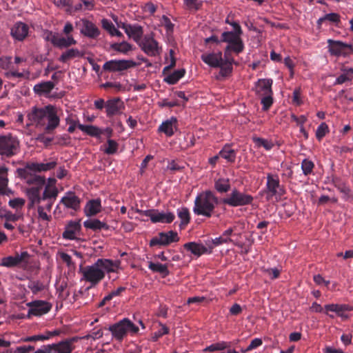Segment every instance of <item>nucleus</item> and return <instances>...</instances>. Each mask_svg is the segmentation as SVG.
Instances as JSON below:
<instances>
[{"mask_svg": "<svg viewBox=\"0 0 353 353\" xmlns=\"http://www.w3.org/2000/svg\"><path fill=\"white\" fill-rule=\"evenodd\" d=\"M329 127L325 123H321L316 131V137L321 141L329 132Z\"/></svg>", "mask_w": 353, "mask_h": 353, "instance_id": "nucleus-52", "label": "nucleus"}, {"mask_svg": "<svg viewBox=\"0 0 353 353\" xmlns=\"http://www.w3.org/2000/svg\"><path fill=\"white\" fill-rule=\"evenodd\" d=\"M77 26H81L80 33L89 39H97L101 34V30L96 24L87 19H81Z\"/></svg>", "mask_w": 353, "mask_h": 353, "instance_id": "nucleus-16", "label": "nucleus"}, {"mask_svg": "<svg viewBox=\"0 0 353 353\" xmlns=\"http://www.w3.org/2000/svg\"><path fill=\"white\" fill-rule=\"evenodd\" d=\"M61 260L66 263L67 266L70 270H74L76 265L75 263L72 260V257L67 253L62 252L60 254Z\"/></svg>", "mask_w": 353, "mask_h": 353, "instance_id": "nucleus-57", "label": "nucleus"}, {"mask_svg": "<svg viewBox=\"0 0 353 353\" xmlns=\"http://www.w3.org/2000/svg\"><path fill=\"white\" fill-rule=\"evenodd\" d=\"M29 307L28 316H41L47 314L52 308V304L41 300L33 301L27 303Z\"/></svg>", "mask_w": 353, "mask_h": 353, "instance_id": "nucleus-18", "label": "nucleus"}, {"mask_svg": "<svg viewBox=\"0 0 353 353\" xmlns=\"http://www.w3.org/2000/svg\"><path fill=\"white\" fill-rule=\"evenodd\" d=\"M179 236L176 232L170 230L168 232H161L157 236L153 237L150 241V246L154 247L157 245L167 246L172 243H176L179 241Z\"/></svg>", "mask_w": 353, "mask_h": 353, "instance_id": "nucleus-14", "label": "nucleus"}, {"mask_svg": "<svg viewBox=\"0 0 353 353\" xmlns=\"http://www.w3.org/2000/svg\"><path fill=\"white\" fill-rule=\"evenodd\" d=\"M77 41L72 35L67 36V37H61L59 35L58 41L56 47L59 48H68L72 45H75Z\"/></svg>", "mask_w": 353, "mask_h": 353, "instance_id": "nucleus-45", "label": "nucleus"}, {"mask_svg": "<svg viewBox=\"0 0 353 353\" xmlns=\"http://www.w3.org/2000/svg\"><path fill=\"white\" fill-rule=\"evenodd\" d=\"M221 41L227 43L225 48H232L236 54L241 53L245 48L241 35L232 31H225L221 34Z\"/></svg>", "mask_w": 353, "mask_h": 353, "instance_id": "nucleus-10", "label": "nucleus"}, {"mask_svg": "<svg viewBox=\"0 0 353 353\" xmlns=\"http://www.w3.org/2000/svg\"><path fill=\"white\" fill-rule=\"evenodd\" d=\"M54 88V83L52 81H45L36 84L34 86V92L38 94H48Z\"/></svg>", "mask_w": 353, "mask_h": 353, "instance_id": "nucleus-39", "label": "nucleus"}, {"mask_svg": "<svg viewBox=\"0 0 353 353\" xmlns=\"http://www.w3.org/2000/svg\"><path fill=\"white\" fill-rule=\"evenodd\" d=\"M122 109H124V105L119 98H113L106 101L105 112L108 117L118 114Z\"/></svg>", "mask_w": 353, "mask_h": 353, "instance_id": "nucleus-27", "label": "nucleus"}, {"mask_svg": "<svg viewBox=\"0 0 353 353\" xmlns=\"http://www.w3.org/2000/svg\"><path fill=\"white\" fill-rule=\"evenodd\" d=\"M118 264L116 261L108 259H98L90 265L79 266V273L81 274V281L88 283V289L98 285L105 276L106 273L115 272Z\"/></svg>", "mask_w": 353, "mask_h": 353, "instance_id": "nucleus-1", "label": "nucleus"}, {"mask_svg": "<svg viewBox=\"0 0 353 353\" xmlns=\"http://www.w3.org/2000/svg\"><path fill=\"white\" fill-rule=\"evenodd\" d=\"M328 52L332 56L347 57L353 53V45L341 41L327 40Z\"/></svg>", "mask_w": 353, "mask_h": 353, "instance_id": "nucleus-11", "label": "nucleus"}, {"mask_svg": "<svg viewBox=\"0 0 353 353\" xmlns=\"http://www.w3.org/2000/svg\"><path fill=\"white\" fill-rule=\"evenodd\" d=\"M343 74L339 75L335 82L334 85H341L347 81H351L353 79V68H342Z\"/></svg>", "mask_w": 353, "mask_h": 353, "instance_id": "nucleus-41", "label": "nucleus"}, {"mask_svg": "<svg viewBox=\"0 0 353 353\" xmlns=\"http://www.w3.org/2000/svg\"><path fill=\"white\" fill-rule=\"evenodd\" d=\"M202 6L201 0H183V8L190 12H196L201 10Z\"/></svg>", "mask_w": 353, "mask_h": 353, "instance_id": "nucleus-43", "label": "nucleus"}, {"mask_svg": "<svg viewBox=\"0 0 353 353\" xmlns=\"http://www.w3.org/2000/svg\"><path fill=\"white\" fill-rule=\"evenodd\" d=\"M4 76L8 79H12L13 78H22L23 77V74L22 72H19L17 71H12L7 70L4 72Z\"/></svg>", "mask_w": 353, "mask_h": 353, "instance_id": "nucleus-63", "label": "nucleus"}, {"mask_svg": "<svg viewBox=\"0 0 353 353\" xmlns=\"http://www.w3.org/2000/svg\"><path fill=\"white\" fill-rule=\"evenodd\" d=\"M281 190L280 180L278 174L272 173L267 174L266 187L264 192L267 194V199L270 200L273 196L279 194Z\"/></svg>", "mask_w": 353, "mask_h": 353, "instance_id": "nucleus-17", "label": "nucleus"}, {"mask_svg": "<svg viewBox=\"0 0 353 353\" xmlns=\"http://www.w3.org/2000/svg\"><path fill=\"white\" fill-rule=\"evenodd\" d=\"M44 35L45 39L48 41H50L54 46L56 47L59 34L54 33L52 31H47Z\"/></svg>", "mask_w": 353, "mask_h": 353, "instance_id": "nucleus-58", "label": "nucleus"}, {"mask_svg": "<svg viewBox=\"0 0 353 353\" xmlns=\"http://www.w3.org/2000/svg\"><path fill=\"white\" fill-rule=\"evenodd\" d=\"M148 268L153 272L159 273L161 275L162 278H165L170 274L168 264L149 262Z\"/></svg>", "mask_w": 353, "mask_h": 353, "instance_id": "nucleus-36", "label": "nucleus"}, {"mask_svg": "<svg viewBox=\"0 0 353 353\" xmlns=\"http://www.w3.org/2000/svg\"><path fill=\"white\" fill-rule=\"evenodd\" d=\"M101 204L100 199L90 200L84 208V213L87 216H92L100 212Z\"/></svg>", "mask_w": 353, "mask_h": 353, "instance_id": "nucleus-31", "label": "nucleus"}, {"mask_svg": "<svg viewBox=\"0 0 353 353\" xmlns=\"http://www.w3.org/2000/svg\"><path fill=\"white\" fill-rule=\"evenodd\" d=\"M10 64H11V57H6V56L0 57V70H8Z\"/></svg>", "mask_w": 353, "mask_h": 353, "instance_id": "nucleus-60", "label": "nucleus"}, {"mask_svg": "<svg viewBox=\"0 0 353 353\" xmlns=\"http://www.w3.org/2000/svg\"><path fill=\"white\" fill-rule=\"evenodd\" d=\"M31 169H34L38 172H47L55 168L57 165V159L50 158L47 162L37 163L30 162Z\"/></svg>", "mask_w": 353, "mask_h": 353, "instance_id": "nucleus-30", "label": "nucleus"}, {"mask_svg": "<svg viewBox=\"0 0 353 353\" xmlns=\"http://www.w3.org/2000/svg\"><path fill=\"white\" fill-rule=\"evenodd\" d=\"M61 203L68 208L77 210L80 208L81 200L74 192H68L61 199Z\"/></svg>", "mask_w": 353, "mask_h": 353, "instance_id": "nucleus-28", "label": "nucleus"}, {"mask_svg": "<svg viewBox=\"0 0 353 353\" xmlns=\"http://www.w3.org/2000/svg\"><path fill=\"white\" fill-rule=\"evenodd\" d=\"M29 27L23 22H17L11 28V36L17 41H22L28 36Z\"/></svg>", "mask_w": 353, "mask_h": 353, "instance_id": "nucleus-25", "label": "nucleus"}, {"mask_svg": "<svg viewBox=\"0 0 353 353\" xmlns=\"http://www.w3.org/2000/svg\"><path fill=\"white\" fill-rule=\"evenodd\" d=\"M178 217L181 219L179 228L181 230H183L188 225L190 221V214L189 210L183 207L177 209Z\"/></svg>", "mask_w": 353, "mask_h": 353, "instance_id": "nucleus-37", "label": "nucleus"}, {"mask_svg": "<svg viewBox=\"0 0 353 353\" xmlns=\"http://www.w3.org/2000/svg\"><path fill=\"white\" fill-rule=\"evenodd\" d=\"M30 254L24 251L21 254L16 253L14 256H8L2 259L1 265L7 268H12L19 265L21 263H28Z\"/></svg>", "mask_w": 353, "mask_h": 353, "instance_id": "nucleus-20", "label": "nucleus"}, {"mask_svg": "<svg viewBox=\"0 0 353 353\" xmlns=\"http://www.w3.org/2000/svg\"><path fill=\"white\" fill-rule=\"evenodd\" d=\"M81 56L82 54L78 49L71 48L63 52L59 58V61L63 63H66L69 60L76 57H81Z\"/></svg>", "mask_w": 353, "mask_h": 353, "instance_id": "nucleus-42", "label": "nucleus"}, {"mask_svg": "<svg viewBox=\"0 0 353 353\" xmlns=\"http://www.w3.org/2000/svg\"><path fill=\"white\" fill-rule=\"evenodd\" d=\"M81 234V225L79 221H70L65 226L62 236L66 240H76Z\"/></svg>", "mask_w": 353, "mask_h": 353, "instance_id": "nucleus-19", "label": "nucleus"}, {"mask_svg": "<svg viewBox=\"0 0 353 353\" xmlns=\"http://www.w3.org/2000/svg\"><path fill=\"white\" fill-rule=\"evenodd\" d=\"M237 151L232 149L228 144H225L219 151V155L221 158L225 159L227 162L233 163L236 161Z\"/></svg>", "mask_w": 353, "mask_h": 353, "instance_id": "nucleus-33", "label": "nucleus"}, {"mask_svg": "<svg viewBox=\"0 0 353 353\" xmlns=\"http://www.w3.org/2000/svg\"><path fill=\"white\" fill-rule=\"evenodd\" d=\"M160 326L161 328L157 332L153 333L152 339L154 341H157L159 338L169 333L170 330L166 325L160 323Z\"/></svg>", "mask_w": 353, "mask_h": 353, "instance_id": "nucleus-56", "label": "nucleus"}, {"mask_svg": "<svg viewBox=\"0 0 353 353\" xmlns=\"http://www.w3.org/2000/svg\"><path fill=\"white\" fill-rule=\"evenodd\" d=\"M79 339V337L73 336L57 343L43 345L34 353H71L74 349V343L77 342Z\"/></svg>", "mask_w": 353, "mask_h": 353, "instance_id": "nucleus-6", "label": "nucleus"}, {"mask_svg": "<svg viewBox=\"0 0 353 353\" xmlns=\"http://www.w3.org/2000/svg\"><path fill=\"white\" fill-rule=\"evenodd\" d=\"M177 129V119L176 117H171L163 121L159 127V131L163 132L167 137H172Z\"/></svg>", "mask_w": 353, "mask_h": 353, "instance_id": "nucleus-29", "label": "nucleus"}, {"mask_svg": "<svg viewBox=\"0 0 353 353\" xmlns=\"http://www.w3.org/2000/svg\"><path fill=\"white\" fill-rule=\"evenodd\" d=\"M83 226L87 229H90L94 231L101 230L102 229L108 230L109 229V226L105 223L99 219L86 220L83 222Z\"/></svg>", "mask_w": 353, "mask_h": 353, "instance_id": "nucleus-34", "label": "nucleus"}, {"mask_svg": "<svg viewBox=\"0 0 353 353\" xmlns=\"http://www.w3.org/2000/svg\"><path fill=\"white\" fill-rule=\"evenodd\" d=\"M101 23L102 28L111 36L123 37V34L115 28L114 25L109 19H103Z\"/></svg>", "mask_w": 353, "mask_h": 353, "instance_id": "nucleus-40", "label": "nucleus"}, {"mask_svg": "<svg viewBox=\"0 0 353 353\" xmlns=\"http://www.w3.org/2000/svg\"><path fill=\"white\" fill-rule=\"evenodd\" d=\"M77 128L88 135L97 139H99L101 135L103 133L102 129L92 125H83L79 123L77 124Z\"/></svg>", "mask_w": 353, "mask_h": 353, "instance_id": "nucleus-32", "label": "nucleus"}, {"mask_svg": "<svg viewBox=\"0 0 353 353\" xmlns=\"http://www.w3.org/2000/svg\"><path fill=\"white\" fill-rule=\"evenodd\" d=\"M232 239L230 237H224L223 235L216 237L214 239L212 240V245H208V246H217L223 243H228L231 242Z\"/></svg>", "mask_w": 353, "mask_h": 353, "instance_id": "nucleus-59", "label": "nucleus"}, {"mask_svg": "<svg viewBox=\"0 0 353 353\" xmlns=\"http://www.w3.org/2000/svg\"><path fill=\"white\" fill-rule=\"evenodd\" d=\"M185 74V70L181 68L174 71L172 73L168 74L164 78V81L169 85L176 84Z\"/></svg>", "mask_w": 353, "mask_h": 353, "instance_id": "nucleus-38", "label": "nucleus"}, {"mask_svg": "<svg viewBox=\"0 0 353 353\" xmlns=\"http://www.w3.org/2000/svg\"><path fill=\"white\" fill-rule=\"evenodd\" d=\"M137 212L141 215L149 217L151 221L154 223H170L175 219V215L172 212H159L158 210L155 209L147 210H137Z\"/></svg>", "mask_w": 353, "mask_h": 353, "instance_id": "nucleus-12", "label": "nucleus"}, {"mask_svg": "<svg viewBox=\"0 0 353 353\" xmlns=\"http://www.w3.org/2000/svg\"><path fill=\"white\" fill-rule=\"evenodd\" d=\"M137 65V63L132 60L114 59L106 61L103 65V69L105 71L115 72L126 70L134 68Z\"/></svg>", "mask_w": 353, "mask_h": 353, "instance_id": "nucleus-15", "label": "nucleus"}, {"mask_svg": "<svg viewBox=\"0 0 353 353\" xmlns=\"http://www.w3.org/2000/svg\"><path fill=\"white\" fill-rule=\"evenodd\" d=\"M325 310L327 314H328V312H335L338 316L343 317V312L350 311L351 308L348 305L345 304H327L325 305Z\"/></svg>", "mask_w": 353, "mask_h": 353, "instance_id": "nucleus-35", "label": "nucleus"}, {"mask_svg": "<svg viewBox=\"0 0 353 353\" xmlns=\"http://www.w3.org/2000/svg\"><path fill=\"white\" fill-rule=\"evenodd\" d=\"M28 288L31 290L33 294H37L44 290L45 285L40 281L30 280L28 282Z\"/></svg>", "mask_w": 353, "mask_h": 353, "instance_id": "nucleus-50", "label": "nucleus"}, {"mask_svg": "<svg viewBox=\"0 0 353 353\" xmlns=\"http://www.w3.org/2000/svg\"><path fill=\"white\" fill-rule=\"evenodd\" d=\"M263 272L267 274L271 279H277L281 274V270L276 268L264 269Z\"/></svg>", "mask_w": 353, "mask_h": 353, "instance_id": "nucleus-61", "label": "nucleus"}, {"mask_svg": "<svg viewBox=\"0 0 353 353\" xmlns=\"http://www.w3.org/2000/svg\"><path fill=\"white\" fill-rule=\"evenodd\" d=\"M118 26L124 30L128 36L132 38L137 43L143 37V28L139 25H131L123 23L121 25H118Z\"/></svg>", "mask_w": 353, "mask_h": 353, "instance_id": "nucleus-23", "label": "nucleus"}, {"mask_svg": "<svg viewBox=\"0 0 353 353\" xmlns=\"http://www.w3.org/2000/svg\"><path fill=\"white\" fill-rule=\"evenodd\" d=\"M230 347V343L225 341H221L218 343H213L209 346H207L204 349V352H215V351H221L223 350L226 348Z\"/></svg>", "mask_w": 353, "mask_h": 353, "instance_id": "nucleus-48", "label": "nucleus"}, {"mask_svg": "<svg viewBox=\"0 0 353 353\" xmlns=\"http://www.w3.org/2000/svg\"><path fill=\"white\" fill-rule=\"evenodd\" d=\"M314 168V163L312 161L305 159L301 162V170L305 176H308L312 173Z\"/></svg>", "mask_w": 353, "mask_h": 353, "instance_id": "nucleus-51", "label": "nucleus"}, {"mask_svg": "<svg viewBox=\"0 0 353 353\" xmlns=\"http://www.w3.org/2000/svg\"><path fill=\"white\" fill-rule=\"evenodd\" d=\"M111 49L113 50L126 54L129 51L132 50V46L126 41L121 43H114L110 45Z\"/></svg>", "mask_w": 353, "mask_h": 353, "instance_id": "nucleus-46", "label": "nucleus"}, {"mask_svg": "<svg viewBox=\"0 0 353 353\" xmlns=\"http://www.w3.org/2000/svg\"><path fill=\"white\" fill-rule=\"evenodd\" d=\"M230 180L225 178H219L214 181V188L219 193H225L230 190Z\"/></svg>", "mask_w": 353, "mask_h": 353, "instance_id": "nucleus-44", "label": "nucleus"}, {"mask_svg": "<svg viewBox=\"0 0 353 353\" xmlns=\"http://www.w3.org/2000/svg\"><path fill=\"white\" fill-rule=\"evenodd\" d=\"M25 204V200L21 198L11 199L9 201V205L12 208H21Z\"/></svg>", "mask_w": 353, "mask_h": 353, "instance_id": "nucleus-62", "label": "nucleus"}, {"mask_svg": "<svg viewBox=\"0 0 353 353\" xmlns=\"http://www.w3.org/2000/svg\"><path fill=\"white\" fill-rule=\"evenodd\" d=\"M59 111L52 105H48L43 108L34 106L27 115L30 121L27 125H35L37 128H43L47 134L52 133L60 123Z\"/></svg>", "mask_w": 353, "mask_h": 353, "instance_id": "nucleus-2", "label": "nucleus"}, {"mask_svg": "<svg viewBox=\"0 0 353 353\" xmlns=\"http://www.w3.org/2000/svg\"><path fill=\"white\" fill-rule=\"evenodd\" d=\"M263 344L261 339L255 338L250 342V345L246 347V350H252L257 348Z\"/></svg>", "mask_w": 353, "mask_h": 353, "instance_id": "nucleus-64", "label": "nucleus"}, {"mask_svg": "<svg viewBox=\"0 0 353 353\" xmlns=\"http://www.w3.org/2000/svg\"><path fill=\"white\" fill-rule=\"evenodd\" d=\"M31 164L27 163L23 168L17 170L18 176L28 185H32L30 188H43L46 183V178L38 175L34 169H31Z\"/></svg>", "mask_w": 353, "mask_h": 353, "instance_id": "nucleus-5", "label": "nucleus"}, {"mask_svg": "<svg viewBox=\"0 0 353 353\" xmlns=\"http://www.w3.org/2000/svg\"><path fill=\"white\" fill-rule=\"evenodd\" d=\"M219 204V199L211 190H205L197 194L195 198L193 212L197 216L212 217Z\"/></svg>", "mask_w": 353, "mask_h": 353, "instance_id": "nucleus-3", "label": "nucleus"}, {"mask_svg": "<svg viewBox=\"0 0 353 353\" xmlns=\"http://www.w3.org/2000/svg\"><path fill=\"white\" fill-rule=\"evenodd\" d=\"M141 50L148 56L156 57L159 55L161 48L158 42L152 34L145 35L138 43Z\"/></svg>", "mask_w": 353, "mask_h": 353, "instance_id": "nucleus-13", "label": "nucleus"}, {"mask_svg": "<svg viewBox=\"0 0 353 353\" xmlns=\"http://www.w3.org/2000/svg\"><path fill=\"white\" fill-rule=\"evenodd\" d=\"M43 188H27L26 194L28 199V208H32L36 204H39L46 199L55 201L58 196V189L53 184H47L42 196L41 191Z\"/></svg>", "mask_w": 353, "mask_h": 353, "instance_id": "nucleus-4", "label": "nucleus"}, {"mask_svg": "<svg viewBox=\"0 0 353 353\" xmlns=\"http://www.w3.org/2000/svg\"><path fill=\"white\" fill-rule=\"evenodd\" d=\"M108 330L112 332V336L119 341H121L128 332L137 334L139 330V327L127 318L110 325Z\"/></svg>", "mask_w": 353, "mask_h": 353, "instance_id": "nucleus-8", "label": "nucleus"}, {"mask_svg": "<svg viewBox=\"0 0 353 353\" xmlns=\"http://www.w3.org/2000/svg\"><path fill=\"white\" fill-rule=\"evenodd\" d=\"M253 200L254 198L251 194L234 188L227 197L222 200V203L230 207H239L250 205Z\"/></svg>", "mask_w": 353, "mask_h": 353, "instance_id": "nucleus-9", "label": "nucleus"}, {"mask_svg": "<svg viewBox=\"0 0 353 353\" xmlns=\"http://www.w3.org/2000/svg\"><path fill=\"white\" fill-rule=\"evenodd\" d=\"M19 151V141L11 134L0 135V155L4 158H10Z\"/></svg>", "mask_w": 353, "mask_h": 353, "instance_id": "nucleus-7", "label": "nucleus"}, {"mask_svg": "<svg viewBox=\"0 0 353 353\" xmlns=\"http://www.w3.org/2000/svg\"><path fill=\"white\" fill-rule=\"evenodd\" d=\"M232 52V48L228 49V48H225L224 57H223V67H221V72H219L220 75L223 77L230 75L233 70L232 65L236 64L231 54Z\"/></svg>", "mask_w": 353, "mask_h": 353, "instance_id": "nucleus-22", "label": "nucleus"}, {"mask_svg": "<svg viewBox=\"0 0 353 353\" xmlns=\"http://www.w3.org/2000/svg\"><path fill=\"white\" fill-rule=\"evenodd\" d=\"M201 60L211 68H220L223 67V54L221 51L217 52L205 53L201 56Z\"/></svg>", "mask_w": 353, "mask_h": 353, "instance_id": "nucleus-21", "label": "nucleus"}, {"mask_svg": "<svg viewBox=\"0 0 353 353\" xmlns=\"http://www.w3.org/2000/svg\"><path fill=\"white\" fill-rule=\"evenodd\" d=\"M325 21H329L336 25H338L341 21V17L339 14L334 12L326 14L323 17L319 19L317 23L320 26Z\"/></svg>", "mask_w": 353, "mask_h": 353, "instance_id": "nucleus-47", "label": "nucleus"}, {"mask_svg": "<svg viewBox=\"0 0 353 353\" xmlns=\"http://www.w3.org/2000/svg\"><path fill=\"white\" fill-rule=\"evenodd\" d=\"M334 186L342 193L347 195L350 193V188L339 179H333Z\"/></svg>", "mask_w": 353, "mask_h": 353, "instance_id": "nucleus-54", "label": "nucleus"}, {"mask_svg": "<svg viewBox=\"0 0 353 353\" xmlns=\"http://www.w3.org/2000/svg\"><path fill=\"white\" fill-rule=\"evenodd\" d=\"M273 94L262 96L261 97V103L262 104V110L268 111L273 103Z\"/></svg>", "mask_w": 353, "mask_h": 353, "instance_id": "nucleus-53", "label": "nucleus"}, {"mask_svg": "<svg viewBox=\"0 0 353 353\" xmlns=\"http://www.w3.org/2000/svg\"><path fill=\"white\" fill-rule=\"evenodd\" d=\"M253 141L255 143L257 147H263L266 150H270L274 146V144L272 141H269L261 137H254Z\"/></svg>", "mask_w": 353, "mask_h": 353, "instance_id": "nucleus-49", "label": "nucleus"}, {"mask_svg": "<svg viewBox=\"0 0 353 353\" xmlns=\"http://www.w3.org/2000/svg\"><path fill=\"white\" fill-rule=\"evenodd\" d=\"M108 147L104 150V152L107 154H113L118 150V143L112 139H108L107 141Z\"/></svg>", "mask_w": 353, "mask_h": 353, "instance_id": "nucleus-55", "label": "nucleus"}, {"mask_svg": "<svg viewBox=\"0 0 353 353\" xmlns=\"http://www.w3.org/2000/svg\"><path fill=\"white\" fill-rule=\"evenodd\" d=\"M184 249L187 251L190 252L192 254L197 257L201 256L203 254H210L212 252L213 246H208V248L204 246L201 243L196 242H188L183 245Z\"/></svg>", "mask_w": 353, "mask_h": 353, "instance_id": "nucleus-24", "label": "nucleus"}, {"mask_svg": "<svg viewBox=\"0 0 353 353\" xmlns=\"http://www.w3.org/2000/svg\"><path fill=\"white\" fill-rule=\"evenodd\" d=\"M273 81L271 79H260L256 83L255 90L256 95L259 97L273 94L272 85Z\"/></svg>", "mask_w": 353, "mask_h": 353, "instance_id": "nucleus-26", "label": "nucleus"}]
</instances>
